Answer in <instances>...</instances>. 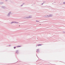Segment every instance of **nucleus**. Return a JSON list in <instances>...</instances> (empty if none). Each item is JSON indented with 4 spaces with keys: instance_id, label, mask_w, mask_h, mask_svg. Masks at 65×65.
<instances>
[{
    "instance_id": "f03ea898",
    "label": "nucleus",
    "mask_w": 65,
    "mask_h": 65,
    "mask_svg": "<svg viewBox=\"0 0 65 65\" xmlns=\"http://www.w3.org/2000/svg\"><path fill=\"white\" fill-rule=\"evenodd\" d=\"M32 18V17H30V16H29V17H26V18Z\"/></svg>"
},
{
    "instance_id": "f257e3e1",
    "label": "nucleus",
    "mask_w": 65,
    "mask_h": 65,
    "mask_svg": "<svg viewBox=\"0 0 65 65\" xmlns=\"http://www.w3.org/2000/svg\"><path fill=\"white\" fill-rule=\"evenodd\" d=\"M52 16H53V15L50 14V15H47L46 16H45V17H46V18H48V17H52Z\"/></svg>"
},
{
    "instance_id": "7ed1b4c3",
    "label": "nucleus",
    "mask_w": 65,
    "mask_h": 65,
    "mask_svg": "<svg viewBox=\"0 0 65 65\" xmlns=\"http://www.w3.org/2000/svg\"><path fill=\"white\" fill-rule=\"evenodd\" d=\"M37 50V51H36L37 52H39V49H38L37 50Z\"/></svg>"
},
{
    "instance_id": "39448f33",
    "label": "nucleus",
    "mask_w": 65,
    "mask_h": 65,
    "mask_svg": "<svg viewBox=\"0 0 65 65\" xmlns=\"http://www.w3.org/2000/svg\"><path fill=\"white\" fill-rule=\"evenodd\" d=\"M15 53H17V54H19V51H18V50L16 51V52Z\"/></svg>"
},
{
    "instance_id": "f3484780",
    "label": "nucleus",
    "mask_w": 65,
    "mask_h": 65,
    "mask_svg": "<svg viewBox=\"0 0 65 65\" xmlns=\"http://www.w3.org/2000/svg\"><path fill=\"white\" fill-rule=\"evenodd\" d=\"M19 26L20 27V25H19Z\"/></svg>"
},
{
    "instance_id": "a211bd4d",
    "label": "nucleus",
    "mask_w": 65,
    "mask_h": 65,
    "mask_svg": "<svg viewBox=\"0 0 65 65\" xmlns=\"http://www.w3.org/2000/svg\"><path fill=\"white\" fill-rule=\"evenodd\" d=\"M18 62V61H17V62Z\"/></svg>"
},
{
    "instance_id": "423d86ee",
    "label": "nucleus",
    "mask_w": 65,
    "mask_h": 65,
    "mask_svg": "<svg viewBox=\"0 0 65 65\" xmlns=\"http://www.w3.org/2000/svg\"><path fill=\"white\" fill-rule=\"evenodd\" d=\"M38 46H41V45H42V44H39L38 45H37Z\"/></svg>"
},
{
    "instance_id": "dca6fc26",
    "label": "nucleus",
    "mask_w": 65,
    "mask_h": 65,
    "mask_svg": "<svg viewBox=\"0 0 65 65\" xmlns=\"http://www.w3.org/2000/svg\"><path fill=\"white\" fill-rule=\"evenodd\" d=\"M64 3V4H65V3Z\"/></svg>"
},
{
    "instance_id": "9d476101",
    "label": "nucleus",
    "mask_w": 65,
    "mask_h": 65,
    "mask_svg": "<svg viewBox=\"0 0 65 65\" xmlns=\"http://www.w3.org/2000/svg\"><path fill=\"white\" fill-rule=\"evenodd\" d=\"M36 22H39V21H38L37 20H36Z\"/></svg>"
},
{
    "instance_id": "2eb2a0df",
    "label": "nucleus",
    "mask_w": 65,
    "mask_h": 65,
    "mask_svg": "<svg viewBox=\"0 0 65 65\" xmlns=\"http://www.w3.org/2000/svg\"><path fill=\"white\" fill-rule=\"evenodd\" d=\"M9 46H11V45H9Z\"/></svg>"
},
{
    "instance_id": "ddd939ff",
    "label": "nucleus",
    "mask_w": 65,
    "mask_h": 65,
    "mask_svg": "<svg viewBox=\"0 0 65 65\" xmlns=\"http://www.w3.org/2000/svg\"><path fill=\"white\" fill-rule=\"evenodd\" d=\"M63 32V33H65V32H64V31H63V32Z\"/></svg>"
},
{
    "instance_id": "f8f14e48",
    "label": "nucleus",
    "mask_w": 65,
    "mask_h": 65,
    "mask_svg": "<svg viewBox=\"0 0 65 65\" xmlns=\"http://www.w3.org/2000/svg\"><path fill=\"white\" fill-rule=\"evenodd\" d=\"M9 13V14H10L11 13V12H10Z\"/></svg>"
},
{
    "instance_id": "0eeeda50",
    "label": "nucleus",
    "mask_w": 65,
    "mask_h": 65,
    "mask_svg": "<svg viewBox=\"0 0 65 65\" xmlns=\"http://www.w3.org/2000/svg\"><path fill=\"white\" fill-rule=\"evenodd\" d=\"M17 47H21V46H17Z\"/></svg>"
},
{
    "instance_id": "1a4fd4ad",
    "label": "nucleus",
    "mask_w": 65,
    "mask_h": 65,
    "mask_svg": "<svg viewBox=\"0 0 65 65\" xmlns=\"http://www.w3.org/2000/svg\"><path fill=\"white\" fill-rule=\"evenodd\" d=\"M13 23H14V22H12L11 23V24H13Z\"/></svg>"
},
{
    "instance_id": "9b49d317",
    "label": "nucleus",
    "mask_w": 65,
    "mask_h": 65,
    "mask_svg": "<svg viewBox=\"0 0 65 65\" xmlns=\"http://www.w3.org/2000/svg\"><path fill=\"white\" fill-rule=\"evenodd\" d=\"M14 49H15V48H16V47H14Z\"/></svg>"
},
{
    "instance_id": "20e7f679",
    "label": "nucleus",
    "mask_w": 65,
    "mask_h": 65,
    "mask_svg": "<svg viewBox=\"0 0 65 65\" xmlns=\"http://www.w3.org/2000/svg\"><path fill=\"white\" fill-rule=\"evenodd\" d=\"M14 23H15V24H19V23L17 22H14Z\"/></svg>"
},
{
    "instance_id": "6e6552de",
    "label": "nucleus",
    "mask_w": 65,
    "mask_h": 65,
    "mask_svg": "<svg viewBox=\"0 0 65 65\" xmlns=\"http://www.w3.org/2000/svg\"><path fill=\"white\" fill-rule=\"evenodd\" d=\"M7 16H8V17H9V16H10V14H9V13H8L7 15Z\"/></svg>"
},
{
    "instance_id": "4468645a",
    "label": "nucleus",
    "mask_w": 65,
    "mask_h": 65,
    "mask_svg": "<svg viewBox=\"0 0 65 65\" xmlns=\"http://www.w3.org/2000/svg\"><path fill=\"white\" fill-rule=\"evenodd\" d=\"M36 55L37 57H38V56H37V55L36 54Z\"/></svg>"
}]
</instances>
